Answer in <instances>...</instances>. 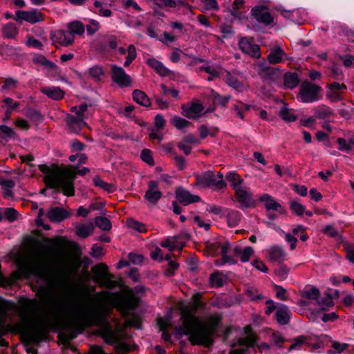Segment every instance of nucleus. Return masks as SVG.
<instances>
[{
    "instance_id": "40",
    "label": "nucleus",
    "mask_w": 354,
    "mask_h": 354,
    "mask_svg": "<svg viewBox=\"0 0 354 354\" xmlns=\"http://www.w3.org/2000/svg\"><path fill=\"white\" fill-rule=\"evenodd\" d=\"M162 193L159 190L147 189L145 194V198L152 205H156L161 198Z\"/></svg>"
},
{
    "instance_id": "46",
    "label": "nucleus",
    "mask_w": 354,
    "mask_h": 354,
    "mask_svg": "<svg viewBox=\"0 0 354 354\" xmlns=\"http://www.w3.org/2000/svg\"><path fill=\"white\" fill-rule=\"evenodd\" d=\"M279 117L287 122H295L297 119V116L290 112L289 109L286 106H283L281 108L279 111Z\"/></svg>"
},
{
    "instance_id": "52",
    "label": "nucleus",
    "mask_w": 354,
    "mask_h": 354,
    "mask_svg": "<svg viewBox=\"0 0 354 354\" xmlns=\"http://www.w3.org/2000/svg\"><path fill=\"white\" fill-rule=\"evenodd\" d=\"M127 225L129 228L133 229L138 232L142 233L147 232L145 225L133 218L129 219L127 221Z\"/></svg>"
},
{
    "instance_id": "32",
    "label": "nucleus",
    "mask_w": 354,
    "mask_h": 354,
    "mask_svg": "<svg viewBox=\"0 0 354 354\" xmlns=\"http://www.w3.org/2000/svg\"><path fill=\"white\" fill-rule=\"evenodd\" d=\"M286 255V252L281 245H274L269 250V257L272 261H280Z\"/></svg>"
},
{
    "instance_id": "43",
    "label": "nucleus",
    "mask_w": 354,
    "mask_h": 354,
    "mask_svg": "<svg viewBox=\"0 0 354 354\" xmlns=\"http://www.w3.org/2000/svg\"><path fill=\"white\" fill-rule=\"evenodd\" d=\"M290 209L297 216L304 215L306 207L296 200H291L289 202Z\"/></svg>"
},
{
    "instance_id": "56",
    "label": "nucleus",
    "mask_w": 354,
    "mask_h": 354,
    "mask_svg": "<svg viewBox=\"0 0 354 354\" xmlns=\"http://www.w3.org/2000/svg\"><path fill=\"white\" fill-rule=\"evenodd\" d=\"M154 3L160 8H172L177 6L176 0H154Z\"/></svg>"
},
{
    "instance_id": "13",
    "label": "nucleus",
    "mask_w": 354,
    "mask_h": 354,
    "mask_svg": "<svg viewBox=\"0 0 354 354\" xmlns=\"http://www.w3.org/2000/svg\"><path fill=\"white\" fill-rule=\"evenodd\" d=\"M235 196L237 202L239 203L238 207L241 210L245 211L247 209L256 207L257 203L251 192L243 188L237 189L236 192H235Z\"/></svg>"
},
{
    "instance_id": "4",
    "label": "nucleus",
    "mask_w": 354,
    "mask_h": 354,
    "mask_svg": "<svg viewBox=\"0 0 354 354\" xmlns=\"http://www.w3.org/2000/svg\"><path fill=\"white\" fill-rule=\"evenodd\" d=\"M91 271L94 274L93 281L100 286L112 289L120 286L119 281L113 280L114 275L109 272V268L105 263H100L94 266Z\"/></svg>"
},
{
    "instance_id": "35",
    "label": "nucleus",
    "mask_w": 354,
    "mask_h": 354,
    "mask_svg": "<svg viewBox=\"0 0 354 354\" xmlns=\"http://www.w3.org/2000/svg\"><path fill=\"white\" fill-rule=\"evenodd\" d=\"M95 186L98 187L108 193H113L116 190L115 186L112 183H108L100 178V176H95L93 179Z\"/></svg>"
},
{
    "instance_id": "23",
    "label": "nucleus",
    "mask_w": 354,
    "mask_h": 354,
    "mask_svg": "<svg viewBox=\"0 0 354 354\" xmlns=\"http://www.w3.org/2000/svg\"><path fill=\"white\" fill-rule=\"evenodd\" d=\"M286 55L284 50L279 46H275L271 49L267 57L268 64H277L283 62V57Z\"/></svg>"
},
{
    "instance_id": "19",
    "label": "nucleus",
    "mask_w": 354,
    "mask_h": 354,
    "mask_svg": "<svg viewBox=\"0 0 354 354\" xmlns=\"http://www.w3.org/2000/svg\"><path fill=\"white\" fill-rule=\"evenodd\" d=\"M70 216V213L60 207H53L46 213V217L53 223H60Z\"/></svg>"
},
{
    "instance_id": "31",
    "label": "nucleus",
    "mask_w": 354,
    "mask_h": 354,
    "mask_svg": "<svg viewBox=\"0 0 354 354\" xmlns=\"http://www.w3.org/2000/svg\"><path fill=\"white\" fill-rule=\"evenodd\" d=\"M321 292L319 290L313 286H306L301 292V297L309 300H315L319 297Z\"/></svg>"
},
{
    "instance_id": "20",
    "label": "nucleus",
    "mask_w": 354,
    "mask_h": 354,
    "mask_svg": "<svg viewBox=\"0 0 354 354\" xmlns=\"http://www.w3.org/2000/svg\"><path fill=\"white\" fill-rule=\"evenodd\" d=\"M103 295H109L112 298H113L115 301L116 304L119 306V308L127 313L129 309V302L123 297L122 294L120 292H109L106 290H103L100 292L96 293V296L100 297Z\"/></svg>"
},
{
    "instance_id": "37",
    "label": "nucleus",
    "mask_w": 354,
    "mask_h": 354,
    "mask_svg": "<svg viewBox=\"0 0 354 354\" xmlns=\"http://www.w3.org/2000/svg\"><path fill=\"white\" fill-rule=\"evenodd\" d=\"M225 284V281L221 272H215L209 276V285L212 288H221Z\"/></svg>"
},
{
    "instance_id": "49",
    "label": "nucleus",
    "mask_w": 354,
    "mask_h": 354,
    "mask_svg": "<svg viewBox=\"0 0 354 354\" xmlns=\"http://www.w3.org/2000/svg\"><path fill=\"white\" fill-rule=\"evenodd\" d=\"M332 347L333 350H328V354H339L348 348V344L346 343H341L337 341H334L332 343Z\"/></svg>"
},
{
    "instance_id": "44",
    "label": "nucleus",
    "mask_w": 354,
    "mask_h": 354,
    "mask_svg": "<svg viewBox=\"0 0 354 354\" xmlns=\"http://www.w3.org/2000/svg\"><path fill=\"white\" fill-rule=\"evenodd\" d=\"M95 223L97 227L104 231H109L111 227V222L109 218L104 216H99L95 217Z\"/></svg>"
},
{
    "instance_id": "18",
    "label": "nucleus",
    "mask_w": 354,
    "mask_h": 354,
    "mask_svg": "<svg viewBox=\"0 0 354 354\" xmlns=\"http://www.w3.org/2000/svg\"><path fill=\"white\" fill-rule=\"evenodd\" d=\"M259 201L264 203L265 208L267 211H275L279 214H286L287 213L284 207L275 201L274 197L268 194H263L259 197Z\"/></svg>"
},
{
    "instance_id": "62",
    "label": "nucleus",
    "mask_w": 354,
    "mask_h": 354,
    "mask_svg": "<svg viewBox=\"0 0 354 354\" xmlns=\"http://www.w3.org/2000/svg\"><path fill=\"white\" fill-rule=\"evenodd\" d=\"M237 263V261L232 258L231 256H228L227 254L222 256L220 260H217L216 264L218 266H223L225 263H229L230 265H234Z\"/></svg>"
},
{
    "instance_id": "39",
    "label": "nucleus",
    "mask_w": 354,
    "mask_h": 354,
    "mask_svg": "<svg viewBox=\"0 0 354 354\" xmlns=\"http://www.w3.org/2000/svg\"><path fill=\"white\" fill-rule=\"evenodd\" d=\"M68 28L71 34H76L82 35L84 34L85 27L84 24L80 21H73L68 24Z\"/></svg>"
},
{
    "instance_id": "6",
    "label": "nucleus",
    "mask_w": 354,
    "mask_h": 354,
    "mask_svg": "<svg viewBox=\"0 0 354 354\" xmlns=\"http://www.w3.org/2000/svg\"><path fill=\"white\" fill-rule=\"evenodd\" d=\"M221 320L222 317L221 315H213L210 317L211 323L209 326H204L203 322L201 326H198L200 337L205 339V344H202L203 346L209 348L214 345L213 336L220 326Z\"/></svg>"
},
{
    "instance_id": "9",
    "label": "nucleus",
    "mask_w": 354,
    "mask_h": 354,
    "mask_svg": "<svg viewBox=\"0 0 354 354\" xmlns=\"http://www.w3.org/2000/svg\"><path fill=\"white\" fill-rule=\"evenodd\" d=\"M196 185L203 187H216V189L220 190L226 187L227 184L224 180H217L216 177L212 171H207L201 174L195 175Z\"/></svg>"
},
{
    "instance_id": "28",
    "label": "nucleus",
    "mask_w": 354,
    "mask_h": 354,
    "mask_svg": "<svg viewBox=\"0 0 354 354\" xmlns=\"http://www.w3.org/2000/svg\"><path fill=\"white\" fill-rule=\"evenodd\" d=\"M32 62L35 64H39L51 71H57L59 67L53 62L46 59L41 54H35L32 58Z\"/></svg>"
},
{
    "instance_id": "24",
    "label": "nucleus",
    "mask_w": 354,
    "mask_h": 354,
    "mask_svg": "<svg viewBox=\"0 0 354 354\" xmlns=\"http://www.w3.org/2000/svg\"><path fill=\"white\" fill-rule=\"evenodd\" d=\"M298 74L295 72H286L283 75V86L286 88L293 89L299 84Z\"/></svg>"
},
{
    "instance_id": "42",
    "label": "nucleus",
    "mask_w": 354,
    "mask_h": 354,
    "mask_svg": "<svg viewBox=\"0 0 354 354\" xmlns=\"http://www.w3.org/2000/svg\"><path fill=\"white\" fill-rule=\"evenodd\" d=\"M170 122L178 130H183L192 124L191 122L178 115H174L171 118Z\"/></svg>"
},
{
    "instance_id": "51",
    "label": "nucleus",
    "mask_w": 354,
    "mask_h": 354,
    "mask_svg": "<svg viewBox=\"0 0 354 354\" xmlns=\"http://www.w3.org/2000/svg\"><path fill=\"white\" fill-rule=\"evenodd\" d=\"M141 160L150 166L155 165V161L152 156V151L149 149H143L140 152Z\"/></svg>"
},
{
    "instance_id": "21",
    "label": "nucleus",
    "mask_w": 354,
    "mask_h": 354,
    "mask_svg": "<svg viewBox=\"0 0 354 354\" xmlns=\"http://www.w3.org/2000/svg\"><path fill=\"white\" fill-rule=\"evenodd\" d=\"M290 313L287 306L279 304L275 312V319L281 325L288 324L290 322Z\"/></svg>"
},
{
    "instance_id": "26",
    "label": "nucleus",
    "mask_w": 354,
    "mask_h": 354,
    "mask_svg": "<svg viewBox=\"0 0 354 354\" xmlns=\"http://www.w3.org/2000/svg\"><path fill=\"white\" fill-rule=\"evenodd\" d=\"M147 64L153 68L160 76L166 77L170 73V70L165 67L163 64L155 58L148 59Z\"/></svg>"
},
{
    "instance_id": "30",
    "label": "nucleus",
    "mask_w": 354,
    "mask_h": 354,
    "mask_svg": "<svg viewBox=\"0 0 354 354\" xmlns=\"http://www.w3.org/2000/svg\"><path fill=\"white\" fill-rule=\"evenodd\" d=\"M94 225L92 223H81L76 227V234L81 238H86L93 234Z\"/></svg>"
},
{
    "instance_id": "8",
    "label": "nucleus",
    "mask_w": 354,
    "mask_h": 354,
    "mask_svg": "<svg viewBox=\"0 0 354 354\" xmlns=\"http://www.w3.org/2000/svg\"><path fill=\"white\" fill-rule=\"evenodd\" d=\"M321 91V86L315 84L310 82L303 83L299 91L301 102L304 103H313L318 101L321 98L319 96Z\"/></svg>"
},
{
    "instance_id": "1",
    "label": "nucleus",
    "mask_w": 354,
    "mask_h": 354,
    "mask_svg": "<svg viewBox=\"0 0 354 354\" xmlns=\"http://www.w3.org/2000/svg\"><path fill=\"white\" fill-rule=\"evenodd\" d=\"M52 169L47 165H39V171L46 176L44 182L47 187L55 189L54 192L59 193L62 189L64 195L73 196L75 195V180L76 175L74 171L69 169L60 170L57 165H54Z\"/></svg>"
},
{
    "instance_id": "63",
    "label": "nucleus",
    "mask_w": 354,
    "mask_h": 354,
    "mask_svg": "<svg viewBox=\"0 0 354 354\" xmlns=\"http://www.w3.org/2000/svg\"><path fill=\"white\" fill-rule=\"evenodd\" d=\"M337 143L339 145L338 149L341 151L348 152L351 150L348 145V141L343 138H338L337 139Z\"/></svg>"
},
{
    "instance_id": "61",
    "label": "nucleus",
    "mask_w": 354,
    "mask_h": 354,
    "mask_svg": "<svg viewBox=\"0 0 354 354\" xmlns=\"http://www.w3.org/2000/svg\"><path fill=\"white\" fill-rule=\"evenodd\" d=\"M254 250L252 248L248 246L245 247L242 254H241L240 259L241 262L245 263L248 262L250 258V257L253 254Z\"/></svg>"
},
{
    "instance_id": "15",
    "label": "nucleus",
    "mask_w": 354,
    "mask_h": 354,
    "mask_svg": "<svg viewBox=\"0 0 354 354\" xmlns=\"http://www.w3.org/2000/svg\"><path fill=\"white\" fill-rule=\"evenodd\" d=\"M181 114L189 119H198L204 110V106L199 102H192L181 105Z\"/></svg>"
},
{
    "instance_id": "48",
    "label": "nucleus",
    "mask_w": 354,
    "mask_h": 354,
    "mask_svg": "<svg viewBox=\"0 0 354 354\" xmlns=\"http://www.w3.org/2000/svg\"><path fill=\"white\" fill-rule=\"evenodd\" d=\"M25 115L32 122H39L42 119L41 112L31 107L26 109Z\"/></svg>"
},
{
    "instance_id": "47",
    "label": "nucleus",
    "mask_w": 354,
    "mask_h": 354,
    "mask_svg": "<svg viewBox=\"0 0 354 354\" xmlns=\"http://www.w3.org/2000/svg\"><path fill=\"white\" fill-rule=\"evenodd\" d=\"M88 74L95 81L98 82L101 80V77L104 76V71L102 66L96 65L88 68Z\"/></svg>"
},
{
    "instance_id": "12",
    "label": "nucleus",
    "mask_w": 354,
    "mask_h": 354,
    "mask_svg": "<svg viewBox=\"0 0 354 354\" xmlns=\"http://www.w3.org/2000/svg\"><path fill=\"white\" fill-rule=\"evenodd\" d=\"M14 19L17 22L21 23L22 21H27L31 24L42 21L44 19V15L36 9L30 10H17Z\"/></svg>"
},
{
    "instance_id": "25",
    "label": "nucleus",
    "mask_w": 354,
    "mask_h": 354,
    "mask_svg": "<svg viewBox=\"0 0 354 354\" xmlns=\"http://www.w3.org/2000/svg\"><path fill=\"white\" fill-rule=\"evenodd\" d=\"M324 297H318L316 301L317 304L320 307V310L322 311L328 310L331 307H333L335 304L333 299V296L332 293L328 292H326L324 294Z\"/></svg>"
},
{
    "instance_id": "55",
    "label": "nucleus",
    "mask_w": 354,
    "mask_h": 354,
    "mask_svg": "<svg viewBox=\"0 0 354 354\" xmlns=\"http://www.w3.org/2000/svg\"><path fill=\"white\" fill-rule=\"evenodd\" d=\"M212 97L214 103L221 104L223 107H225L227 104L230 97V96H222L216 92H212Z\"/></svg>"
},
{
    "instance_id": "60",
    "label": "nucleus",
    "mask_w": 354,
    "mask_h": 354,
    "mask_svg": "<svg viewBox=\"0 0 354 354\" xmlns=\"http://www.w3.org/2000/svg\"><path fill=\"white\" fill-rule=\"evenodd\" d=\"M5 216L10 222H13L17 219L18 212L13 207H8L5 209Z\"/></svg>"
},
{
    "instance_id": "22",
    "label": "nucleus",
    "mask_w": 354,
    "mask_h": 354,
    "mask_svg": "<svg viewBox=\"0 0 354 354\" xmlns=\"http://www.w3.org/2000/svg\"><path fill=\"white\" fill-rule=\"evenodd\" d=\"M41 92L54 100H60L64 97V91L58 86L42 87Z\"/></svg>"
},
{
    "instance_id": "7",
    "label": "nucleus",
    "mask_w": 354,
    "mask_h": 354,
    "mask_svg": "<svg viewBox=\"0 0 354 354\" xmlns=\"http://www.w3.org/2000/svg\"><path fill=\"white\" fill-rule=\"evenodd\" d=\"M30 315L37 320V328L44 333H48L51 328L48 318L41 313V305L35 299L30 300Z\"/></svg>"
},
{
    "instance_id": "33",
    "label": "nucleus",
    "mask_w": 354,
    "mask_h": 354,
    "mask_svg": "<svg viewBox=\"0 0 354 354\" xmlns=\"http://www.w3.org/2000/svg\"><path fill=\"white\" fill-rule=\"evenodd\" d=\"M226 179L232 183V189L236 192L237 189H241V184L243 182V180L241 178V176L236 173L235 171H229L226 176Z\"/></svg>"
},
{
    "instance_id": "11",
    "label": "nucleus",
    "mask_w": 354,
    "mask_h": 354,
    "mask_svg": "<svg viewBox=\"0 0 354 354\" xmlns=\"http://www.w3.org/2000/svg\"><path fill=\"white\" fill-rule=\"evenodd\" d=\"M111 80L120 88L129 87L133 82L132 78L129 75L124 68L116 64L111 66Z\"/></svg>"
},
{
    "instance_id": "2",
    "label": "nucleus",
    "mask_w": 354,
    "mask_h": 354,
    "mask_svg": "<svg viewBox=\"0 0 354 354\" xmlns=\"http://www.w3.org/2000/svg\"><path fill=\"white\" fill-rule=\"evenodd\" d=\"M72 310L73 313L71 321L74 324L85 326L86 323L90 322L100 328L101 337L106 344L113 346L116 343L117 338L115 332L106 315L97 311L87 313L80 308H73Z\"/></svg>"
},
{
    "instance_id": "64",
    "label": "nucleus",
    "mask_w": 354,
    "mask_h": 354,
    "mask_svg": "<svg viewBox=\"0 0 354 354\" xmlns=\"http://www.w3.org/2000/svg\"><path fill=\"white\" fill-rule=\"evenodd\" d=\"M221 32L224 35L223 37L225 38H230L234 35V31L232 26L223 24L220 27Z\"/></svg>"
},
{
    "instance_id": "17",
    "label": "nucleus",
    "mask_w": 354,
    "mask_h": 354,
    "mask_svg": "<svg viewBox=\"0 0 354 354\" xmlns=\"http://www.w3.org/2000/svg\"><path fill=\"white\" fill-rule=\"evenodd\" d=\"M266 9V6H255L252 9L251 13L257 21L265 26H270L273 23L274 18Z\"/></svg>"
},
{
    "instance_id": "53",
    "label": "nucleus",
    "mask_w": 354,
    "mask_h": 354,
    "mask_svg": "<svg viewBox=\"0 0 354 354\" xmlns=\"http://www.w3.org/2000/svg\"><path fill=\"white\" fill-rule=\"evenodd\" d=\"M244 3L243 0H235L233 2L232 8L230 10V12L233 17L238 18L241 17V12L239 10L243 6Z\"/></svg>"
},
{
    "instance_id": "41",
    "label": "nucleus",
    "mask_w": 354,
    "mask_h": 354,
    "mask_svg": "<svg viewBox=\"0 0 354 354\" xmlns=\"http://www.w3.org/2000/svg\"><path fill=\"white\" fill-rule=\"evenodd\" d=\"M17 136L15 130L6 125H0V138L4 140L14 139Z\"/></svg>"
},
{
    "instance_id": "3",
    "label": "nucleus",
    "mask_w": 354,
    "mask_h": 354,
    "mask_svg": "<svg viewBox=\"0 0 354 354\" xmlns=\"http://www.w3.org/2000/svg\"><path fill=\"white\" fill-rule=\"evenodd\" d=\"M182 325L174 328V337L180 340L184 335H187V339L192 346L205 344V339L201 338L198 326H201L202 320L200 317L190 311H183L181 314Z\"/></svg>"
},
{
    "instance_id": "16",
    "label": "nucleus",
    "mask_w": 354,
    "mask_h": 354,
    "mask_svg": "<svg viewBox=\"0 0 354 354\" xmlns=\"http://www.w3.org/2000/svg\"><path fill=\"white\" fill-rule=\"evenodd\" d=\"M175 197L176 200L184 206L198 203L201 200L199 196L192 194L188 190L182 187H178L176 189Z\"/></svg>"
},
{
    "instance_id": "10",
    "label": "nucleus",
    "mask_w": 354,
    "mask_h": 354,
    "mask_svg": "<svg viewBox=\"0 0 354 354\" xmlns=\"http://www.w3.org/2000/svg\"><path fill=\"white\" fill-rule=\"evenodd\" d=\"M257 66L259 75L272 82H276L282 75L280 66H270L264 59L259 62Z\"/></svg>"
},
{
    "instance_id": "59",
    "label": "nucleus",
    "mask_w": 354,
    "mask_h": 354,
    "mask_svg": "<svg viewBox=\"0 0 354 354\" xmlns=\"http://www.w3.org/2000/svg\"><path fill=\"white\" fill-rule=\"evenodd\" d=\"M323 233L329 236L331 238H337L339 234L337 229L332 225H327L323 229Z\"/></svg>"
},
{
    "instance_id": "38",
    "label": "nucleus",
    "mask_w": 354,
    "mask_h": 354,
    "mask_svg": "<svg viewBox=\"0 0 354 354\" xmlns=\"http://www.w3.org/2000/svg\"><path fill=\"white\" fill-rule=\"evenodd\" d=\"M93 6L96 10H93L91 8L89 10L93 12L94 13L104 17H110L112 16V11L110 9L104 8L102 6V3L100 1H95L93 3Z\"/></svg>"
},
{
    "instance_id": "27",
    "label": "nucleus",
    "mask_w": 354,
    "mask_h": 354,
    "mask_svg": "<svg viewBox=\"0 0 354 354\" xmlns=\"http://www.w3.org/2000/svg\"><path fill=\"white\" fill-rule=\"evenodd\" d=\"M132 97L138 104L147 108L151 107V100L144 91L135 89L132 93Z\"/></svg>"
},
{
    "instance_id": "58",
    "label": "nucleus",
    "mask_w": 354,
    "mask_h": 354,
    "mask_svg": "<svg viewBox=\"0 0 354 354\" xmlns=\"http://www.w3.org/2000/svg\"><path fill=\"white\" fill-rule=\"evenodd\" d=\"M346 259L354 264V244L347 243L344 245Z\"/></svg>"
},
{
    "instance_id": "36",
    "label": "nucleus",
    "mask_w": 354,
    "mask_h": 354,
    "mask_svg": "<svg viewBox=\"0 0 354 354\" xmlns=\"http://www.w3.org/2000/svg\"><path fill=\"white\" fill-rule=\"evenodd\" d=\"M3 37L7 39H13L18 35V30L14 23L10 22L3 26Z\"/></svg>"
},
{
    "instance_id": "57",
    "label": "nucleus",
    "mask_w": 354,
    "mask_h": 354,
    "mask_svg": "<svg viewBox=\"0 0 354 354\" xmlns=\"http://www.w3.org/2000/svg\"><path fill=\"white\" fill-rule=\"evenodd\" d=\"M89 22H90V24L87 25L86 28L87 35L89 36H92L97 31L99 30L100 24L97 21H96L95 19H90Z\"/></svg>"
},
{
    "instance_id": "29",
    "label": "nucleus",
    "mask_w": 354,
    "mask_h": 354,
    "mask_svg": "<svg viewBox=\"0 0 354 354\" xmlns=\"http://www.w3.org/2000/svg\"><path fill=\"white\" fill-rule=\"evenodd\" d=\"M334 115L333 111L329 106L322 104L314 109V116L315 119L326 120Z\"/></svg>"
},
{
    "instance_id": "34",
    "label": "nucleus",
    "mask_w": 354,
    "mask_h": 354,
    "mask_svg": "<svg viewBox=\"0 0 354 354\" xmlns=\"http://www.w3.org/2000/svg\"><path fill=\"white\" fill-rule=\"evenodd\" d=\"M241 218L242 214L238 210L231 209L227 215V224L231 227L237 226Z\"/></svg>"
},
{
    "instance_id": "5",
    "label": "nucleus",
    "mask_w": 354,
    "mask_h": 354,
    "mask_svg": "<svg viewBox=\"0 0 354 354\" xmlns=\"http://www.w3.org/2000/svg\"><path fill=\"white\" fill-rule=\"evenodd\" d=\"M248 330L249 331H246L247 337L238 339L235 343L231 345L232 349L228 354H250V348L255 351L258 337L252 333L250 328Z\"/></svg>"
},
{
    "instance_id": "54",
    "label": "nucleus",
    "mask_w": 354,
    "mask_h": 354,
    "mask_svg": "<svg viewBox=\"0 0 354 354\" xmlns=\"http://www.w3.org/2000/svg\"><path fill=\"white\" fill-rule=\"evenodd\" d=\"M66 122L70 128H73L74 127H81L82 124H85L83 118H81L77 115L74 116L72 115L68 117Z\"/></svg>"
},
{
    "instance_id": "45",
    "label": "nucleus",
    "mask_w": 354,
    "mask_h": 354,
    "mask_svg": "<svg viewBox=\"0 0 354 354\" xmlns=\"http://www.w3.org/2000/svg\"><path fill=\"white\" fill-rule=\"evenodd\" d=\"M225 82L230 87L236 91H240L243 87V84L238 80V78L233 76L229 72L227 73Z\"/></svg>"
},
{
    "instance_id": "50",
    "label": "nucleus",
    "mask_w": 354,
    "mask_h": 354,
    "mask_svg": "<svg viewBox=\"0 0 354 354\" xmlns=\"http://www.w3.org/2000/svg\"><path fill=\"white\" fill-rule=\"evenodd\" d=\"M128 55L127 56L125 59V62L124 63V67H128L133 61L136 58L137 54H136V49L133 44H130L128 46L127 49Z\"/></svg>"
},
{
    "instance_id": "14",
    "label": "nucleus",
    "mask_w": 354,
    "mask_h": 354,
    "mask_svg": "<svg viewBox=\"0 0 354 354\" xmlns=\"http://www.w3.org/2000/svg\"><path fill=\"white\" fill-rule=\"evenodd\" d=\"M239 49L245 55L259 59L261 57V49L259 44L253 43V39L247 37H241L238 44Z\"/></svg>"
}]
</instances>
